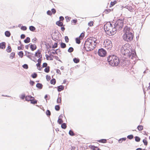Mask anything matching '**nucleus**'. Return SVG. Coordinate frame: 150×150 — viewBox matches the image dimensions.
<instances>
[{
  "instance_id": "obj_41",
  "label": "nucleus",
  "mask_w": 150,
  "mask_h": 150,
  "mask_svg": "<svg viewBox=\"0 0 150 150\" xmlns=\"http://www.w3.org/2000/svg\"><path fill=\"white\" fill-rule=\"evenodd\" d=\"M93 21L89 22L88 24V25L90 26H92L93 25Z\"/></svg>"
},
{
  "instance_id": "obj_60",
  "label": "nucleus",
  "mask_w": 150,
  "mask_h": 150,
  "mask_svg": "<svg viewBox=\"0 0 150 150\" xmlns=\"http://www.w3.org/2000/svg\"><path fill=\"white\" fill-rule=\"evenodd\" d=\"M41 61H42V59L40 58L38 60V63L40 64L41 65Z\"/></svg>"
},
{
  "instance_id": "obj_6",
  "label": "nucleus",
  "mask_w": 150,
  "mask_h": 150,
  "mask_svg": "<svg viewBox=\"0 0 150 150\" xmlns=\"http://www.w3.org/2000/svg\"><path fill=\"white\" fill-rule=\"evenodd\" d=\"M116 28V30H121L123 26L124 22L123 21L120 20H118L115 23Z\"/></svg>"
},
{
  "instance_id": "obj_35",
  "label": "nucleus",
  "mask_w": 150,
  "mask_h": 150,
  "mask_svg": "<svg viewBox=\"0 0 150 150\" xmlns=\"http://www.w3.org/2000/svg\"><path fill=\"white\" fill-rule=\"evenodd\" d=\"M126 139V138H123L120 139L119 140L118 142L119 143H121L123 141H125Z\"/></svg>"
},
{
  "instance_id": "obj_48",
  "label": "nucleus",
  "mask_w": 150,
  "mask_h": 150,
  "mask_svg": "<svg viewBox=\"0 0 150 150\" xmlns=\"http://www.w3.org/2000/svg\"><path fill=\"white\" fill-rule=\"evenodd\" d=\"M37 74L36 73H34L32 75V77L33 78H35L37 77Z\"/></svg>"
},
{
  "instance_id": "obj_25",
  "label": "nucleus",
  "mask_w": 150,
  "mask_h": 150,
  "mask_svg": "<svg viewBox=\"0 0 150 150\" xmlns=\"http://www.w3.org/2000/svg\"><path fill=\"white\" fill-rule=\"evenodd\" d=\"M42 85L41 83H38L37 84L36 87L39 89H41L42 87Z\"/></svg>"
},
{
  "instance_id": "obj_46",
  "label": "nucleus",
  "mask_w": 150,
  "mask_h": 150,
  "mask_svg": "<svg viewBox=\"0 0 150 150\" xmlns=\"http://www.w3.org/2000/svg\"><path fill=\"white\" fill-rule=\"evenodd\" d=\"M140 139L139 137H135V140L137 142H139L140 141Z\"/></svg>"
},
{
  "instance_id": "obj_31",
  "label": "nucleus",
  "mask_w": 150,
  "mask_h": 150,
  "mask_svg": "<svg viewBox=\"0 0 150 150\" xmlns=\"http://www.w3.org/2000/svg\"><path fill=\"white\" fill-rule=\"evenodd\" d=\"M30 42V38L29 37H27L26 39L24 40V42L25 43H28Z\"/></svg>"
},
{
  "instance_id": "obj_33",
  "label": "nucleus",
  "mask_w": 150,
  "mask_h": 150,
  "mask_svg": "<svg viewBox=\"0 0 150 150\" xmlns=\"http://www.w3.org/2000/svg\"><path fill=\"white\" fill-rule=\"evenodd\" d=\"M29 29L31 31H33L35 30V28L33 26L29 27Z\"/></svg>"
},
{
  "instance_id": "obj_9",
  "label": "nucleus",
  "mask_w": 150,
  "mask_h": 150,
  "mask_svg": "<svg viewBox=\"0 0 150 150\" xmlns=\"http://www.w3.org/2000/svg\"><path fill=\"white\" fill-rule=\"evenodd\" d=\"M90 44L87 40L85 42L84 47L87 51H91L94 49L93 46H92V45Z\"/></svg>"
},
{
  "instance_id": "obj_43",
  "label": "nucleus",
  "mask_w": 150,
  "mask_h": 150,
  "mask_svg": "<svg viewBox=\"0 0 150 150\" xmlns=\"http://www.w3.org/2000/svg\"><path fill=\"white\" fill-rule=\"evenodd\" d=\"M74 50L73 48L72 47H70L68 50V51L69 52H72Z\"/></svg>"
},
{
  "instance_id": "obj_15",
  "label": "nucleus",
  "mask_w": 150,
  "mask_h": 150,
  "mask_svg": "<svg viewBox=\"0 0 150 150\" xmlns=\"http://www.w3.org/2000/svg\"><path fill=\"white\" fill-rule=\"evenodd\" d=\"M35 56L38 57L40 58L42 57V54L39 50H38L37 52H36Z\"/></svg>"
},
{
  "instance_id": "obj_49",
  "label": "nucleus",
  "mask_w": 150,
  "mask_h": 150,
  "mask_svg": "<svg viewBox=\"0 0 150 150\" xmlns=\"http://www.w3.org/2000/svg\"><path fill=\"white\" fill-rule=\"evenodd\" d=\"M23 67L26 69H27L28 68V66L27 64H24L23 66Z\"/></svg>"
},
{
  "instance_id": "obj_11",
  "label": "nucleus",
  "mask_w": 150,
  "mask_h": 150,
  "mask_svg": "<svg viewBox=\"0 0 150 150\" xmlns=\"http://www.w3.org/2000/svg\"><path fill=\"white\" fill-rule=\"evenodd\" d=\"M84 36V34L83 33H82L78 38H76V43L78 44H79L81 43L80 40L83 39Z\"/></svg>"
},
{
  "instance_id": "obj_50",
  "label": "nucleus",
  "mask_w": 150,
  "mask_h": 150,
  "mask_svg": "<svg viewBox=\"0 0 150 150\" xmlns=\"http://www.w3.org/2000/svg\"><path fill=\"white\" fill-rule=\"evenodd\" d=\"M15 55V53L14 52H12L10 54V57H12V58H13Z\"/></svg>"
},
{
  "instance_id": "obj_13",
  "label": "nucleus",
  "mask_w": 150,
  "mask_h": 150,
  "mask_svg": "<svg viewBox=\"0 0 150 150\" xmlns=\"http://www.w3.org/2000/svg\"><path fill=\"white\" fill-rule=\"evenodd\" d=\"M29 45H30V47L31 50L33 51L36 49L37 47L35 45H33L32 44L30 43Z\"/></svg>"
},
{
  "instance_id": "obj_53",
  "label": "nucleus",
  "mask_w": 150,
  "mask_h": 150,
  "mask_svg": "<svg viewBox=\"0 0 150 150\" xmlns=\"http://www.w3.org/2000/svg\"><path fill=\"white\" fill-rule=\"evenodd\" d=\"M133 135H128L127 137V138L128 139H132L133 138Z\"/></svg>"
},
{
  "instance_id": "obj_59",
  "label": "nucleus",
  "mask_w": 150,
  "mask_h": 150,
  "mask_svg": "<svg viewBox=\"0 0 150 150\" xmlns=\"http://www.w3.org/2000/svg\"><path fill=\"white\" fill-rule=\"evenodd\" d=\"M47 64L46 63H44L43 64H42V67H47Z\"/></svg>"
},
{
  "instance_id": "obj_18",
  "label": "nucleus",
  "mask_w": 150,
  "mask_h": 150,
  "mask_svg": "<svg viewBox=\"0 0 150 150\" xmlns=\"http://www.w3.org/2000/svg\"><path fill=\"white\" fill-rule=\"evenodd\" d=\"M5 48V43L2 42L0 44V48L1 49H4Z\"/></svg>"
},
{
  "instance_id": "obj_3",
  "label": "nucleus",
  "mask_w": 150,
  "mask_h": 150,
  "mask_svg": "<svg viewBox=\"0 0 150 150\" xmlns=\"http://www.w3.org/2000/svg\"><path fill=\"white\" fill-rule=\"evenodd\" d=\"M107 61L109 64L112 66L118 65L119 62L118 57L115 55L108 56L107 57Z\"/></svg>"
},
{
  "instance_id": "obj_47",
  "label": "nucleus",
  "mask_w": 150,
  "mask_h": 150,
  "mask_svg": "<svg viewBox=\"0 0 150 150\" xmlns=\"http://www.w3.org/2000/svg\"><path fill=\"white\" fill-rule=\"evenodd\" d=\"M58 122L60 124L63 122V121L62 119L59 118L58 120Z\"/></svg>"
},
{
  "instance_id": "obj_62",
  "label": "nucleus",
  "mask_w": 150,
  "mask_h": 150,
  "mask_svg": "<svg viewBox=\"0 0 150 150\" xmlns=\"http://www.w3.org/2000/svg\"><path fill=\"white\" fill-rule=\"evenodd\" d=\"M59 19L60 20L59 21H63L64 20V18L63 16H60L59 17Z\"/></svg>"
},
{
  "instance_id": "obj_34",
  "label": "nucleus",
  "mask_w": 150,
  "mask_h": 150,
  "mask_svg": "<svg viewBox=\"0 0 150 150\" xmlns=\"http://www.w3.org/2000/svg\"><path fill=\"white\" fill-rule=\"evenodd\" d=\"M8 52H10L11 51V49L10 46H8L6 50Z\"/></svg>"
},
{
  "instance_id": "obj_30",
  "label": "nucleus",
  "mask_w": 150,
  "mask_h": 150,
  "mask_svg": "<svg viewBox=\"0 0 150 150\" xmlns=\"http://www.w3.org/2000/svg\"><path fill=\"white\" fill-rule=\"evenodd\" d=\"M137 129L139 131H141L143 130V126L140 125L137 127Z\"/></svg>"
},
{
  "instance_id": "obj_7",
  "label": "nucleus",
  "mask_w": 150,
  "mask_h": 150,
  "mask_svg": "<svg viewBox=\"0 0 150 150\" xmlns=\"http://www.w3.org/2000/svg\"><path fill=\"white\" fill-rule=\"evenodd\" d=\"M87 41L94 48L95 46L96 45V39L93 37H90L88 39Z\"/></svg>"
},
{
  "instance_id": "obj_22",
  "label": "nucleus",
  "mask_w": 150,
  "mask_h": 150,
  "mask_svg": "<svg viewBox=\"0 0 150 150\" xmlns=\"http://www.w3.org/2000/svg\"><path fill=\"white\" fill-rule=\"evenodd\" d=\"M98 142H100V143H106L107 140L106 139H101L100 140H98Z\"/></svg>"
},
{
  "instance_id": "obj_55",
  "label": "nucleus",
  "mask_w": 150,
  "mask_h": 150,
  "mask_svg": "<svg viewBox=\"0 0 150 150\" xmlns=\"http://www.w3.org/2000/svg\"><path fill=\"white\" fill-rule=\"evenodd\" d=\"M65 41L66 42H68L69 41V39L67 36H65Z\"/></svg>"
},
{
  "instance_id": "obj_45",
  "label": "nucleus",
  "mask_w": 150,
  "mask_h": 150,
  "mask_svg": "<svg viewBox=\"0 0 150 150\" xmlns=\"http://www.w3.org/2000/svg\"><path fill=\"white\" fill-rule=\"evenodd\" d=\"M46 79H47V80L49 81L50 79H51V77L50 76H48V75H47L46 76Z\"/></svg>"
},
{
  "instance_id": "obj_28",
  "label": "nucleus",
  "mask_w": 150,
  "mask_h": 150,
  "mask_svg": "<svg viewBox=\"0 0 150 150\" xmlns=\"http://www.w3.org/2000/svg\"><path fill=\"white\" fill-rule=\"evenodd\" d=\"M73 61L75 63H77L79 62L80 60L78 58H75L73 59Z\"/></svg>"
},
{
  "instance_id": "obj_4",
  "label": "nucleus",
  "mask_w": 150,
  "mask_h": 150,
  "mask_svg": "<svg viewBox=\"0 0 150 150\" xmlns=\"http://www.w3.org/2000/svg\"><path fill=\"white\" fill-rule=\"evenodd\" d=\"M129 45L126 44L124 45L121 48V53L125 55L128 56L129 57L131 56L132 53L130 52Z\"/></svg>"
},
{
  "instance_id": "obj_19",
  "label": "nucleus",
  "mask_w": 150,
  "mask_h": 150,
  "mask_svg": "<svg viewBox=\"0 0 150 150\" xmlns=\"http://www.w3.org/2000/svg\"><path fill=\"white\" fill-rule=\"evenodd\" d=\"M64 89V87L62 85H60L58 87V91L59 92L63 90Z\"/></svg>"
},
{
  "instance_id": "obj_17",
  "label": "nucleus",
  "mask_w": 150,
  "mask_h": 150,
  "mask_svg": "<svg viewBox=\"0 0 150 150\" xmlns=\"http://www.w3.org/2000/svg\"><path fill=\"white\" fill-rule=\"evenodd\" d=\"M90 148L93 150H99V148L98 147L93 145L91 146Z\"/></svg>"
},
{
  "instance_id": "obj_40",
  "label": "nucleus",
  "mask_w": 150,
  "mask_h": 150,
  "mask_svg": "<svg viewBox=\"0 0 150 150\" xmlns=\"http://www.w3.org/2000/svg\"><path fill=\"white\" fill-rule=\"evenodd\" d=\"M69 134L71 136H74L75 135L74 133L71 130H70L69 131Z\"/></svg>"
},
{
  "instance_id": "obj_24",
  "label": "nucleus",
  "mask_w": 150,
  "mask_h": 150,
  "mask_svg": "<svg viewBox=\"0 0 150 150\" xmlns=\"http://www.w3.org/2000/svg\"><path fill=\"white\" fill-rule=\"evenodd\" d=\"M30 101L31 103L33 104H36L37 102V100H35L34 98L33 99H31Z\"/></svg>"
},
{
  "instance_id": "obj_57",
  "label": "nucleus",
  "mask_w": 150,
  "mask_h": 150,
  "mask_svg": "<svg viewBox=\"0 0 150 150\" xmlns=\"http://www.w3.org/2000/svg\"><path fill=\"white\" fill-rule=\"evenodd\" d=\"M129 10L131 12H132L134 11V8H133L132 7H129Z\"/></svg>"
},
{
  "instance_id": "obj_39",
  "label": "nucleus",
  "mask_w": 150,
  "mask_h": 150,
  "mask_svg": "<svg viewBox=\"0 0 150 150\" xmlns=\"http://www.w3.org/2000/svg\"><path fill=\"white\" fill-rule=\"evenodd\" d=\"M55 109L57 111H58L59 110L60 107L59 105H56L55 107Z\"/></svg>"
},
{
  "instance_id": "obj_38",
  "label": "nucleus",
  "mask_w": 150,
  "mask_h": 150,
  "mask_svg": "<svg viewBox=\"0 0 150 150\" xmlns=\"http://www.w3.org/2000/svg\"><path fill=\"white\" fill-rule=\"evenodd\" d=\"M36 65L38 69L39 70H41V67H40V64L38 63H37L36 64Z\"/></svg>"
},
{
  "instance_id": "obj_1",
  "label": "nucleus",
  "mask_w": 150,
  "mask_h": 150,
  "mask_svg": "<svg viewBox=\"0 0 150 150\" xmlns=\"http://www.w3.org/2000/svg\"><path fill=\"white\" fill-rule=\"evenodd\" d=\"M104 29L106 33L109 36L114 35L117 31L115 25L110 22H107L105 24Z\"/></svg>"
},
{
  "instance_id": "obj_54",
  "label": "nucleus",
  "mask_w": 150,
  "mask_h": 150,
  "mask_svg": "<svg viewBox=\"0 0 150 150\" xmlns=\"http://www.w3.org/2000/svg\"><path fill=\"white\" fill-rule=\"evenodd\" d=\"M111 11V9H108L105 10V12L106 13H108L110 12Z\"/></svg>"
},
{
  "instance_id": "obj_56",
  "label": "nucleus",
  "mask_w": 150,
  "mask_h": 150,
  "mask_svg": "<svg viewBox=\"0 0 150 150\" xmlns=\"http://www.w3.org/2000/svg\"><path fill=\"white\" fill-rule=\"evenodd\" d=\"M47 14L48 15H49L50 16H51L52 15V13L51 12L50 10H48V11H47Z\"/></svg>"
},
{
  "instance_id": "obj_58",
  "label": "nucleus",
  "mask_w": 150,
  "mask_h": 150,
  "mask_svg": "<svg viewBox=\"0 0 150 150\" xmlns=\"http://www.w3.org/2000/svg\"><path fill=\"white\" fill-rule=\"evenodd\" d=\"M52 13L53 14H54L55 13L56 11V10L54 8H52L51 10Z\"/></svg>"
},
{
  "instance_id": "obj_63",
  "label": "nucleus",
  "mask_w": 150,
  "mask_h": 150,
  "mask_svg": "<svg viewBox=\"0 0 150 150\" xmlns=\"http://www.w3.org/2000/svg\"><path fill=\"white\" fill-rule=\"evenodd\" d=\"M25 37V36L24 34H22L21 35V38L22 39H24Z\"/></svg>"
},
{
  "instance_id": "obj_12",
  "label": "nucleus",
  "mask_w": 150,
  "mask_h": 150,
  "mask_svg": "<svg viewBox=\"0 0 150 150\" xmlns=\"http://www.w3.org/2000/svg\"><path fill=\"white\" fill-rule=\"evenodd\" d=\"M45 57L48 60H52L54 58L53 56L51 54H50L49 55L46 54Z\"/></svg>"
},
{
  "instance_id": "obj_5",
  "label": "nucleus",
  "mask_w": 150,
  "mask_h": 150,
  "mask_svg": "<svg viewBox=\"0 0 150 150\" xmlns=\"http://www.w3.org/2000/svg\"><path fill=\"white\" fill-rule=\"evenodd\" d=\"M103 45L105 48L110 50L112 46V41L108 39H106L104 41Z\"/></svg>"
},
{
  "instance_id": "obj_36",
  "label": "nucleus",
  "mask_w": 150,
  "mask_h": 150,
  "mask_svg": "<svg viewBox=\"0 0 150 150\" xmlns=\"http://www.w3.org/2000/svg\"><path fill=\"white\" fill-rule=\"evenodd\" d=\"M61 127L63 129H65L67 127L66 124L65 123H62L61 125Z\"/></svg>"
},
{
  "instance_id": "obj_29",
  "label": "nucleus",
  "mask_w": 150,
  "mask_h": 150,
  "mask_svg": "<svg viewBox=\"0 0 150 150\" xmlns=\"http://www.w3.org/2000/svg\"><path fill=\"white\" fill-rule=\"evenodd\" d=\"M18 55L21 57L22 58L23 56V51H20L18 53Z\"/></svg>"
},
{
  "instance_id": "obj_23",
  "label": "nucleus",
  "mask_w": 150,
  "mask_h": 150,
  "mask_svg": "<svg viewBox=\"0 0 150 150\" xmlns=\"http://www.w3.org/2000/svg\"><path fill=\"white\" fill-rule=\"evenodd\" d=\"M50 71V67L49 66H47L44 69V71L45 72L48 73Z\"/></svg>"
},
{
  "instance_id": "obj_27",
  "label": "nucleus",
  "mask_w": 150,
  "mask_h": 150,
  "mask_svg": "<svg viewBox=\"0 0 150 150\" xmlns=\"http://www.w3.org/2000/svg\"><path fill=\"white\" fill-rule=\"evenodd\" d=\"M50 83L54 85L56 83V81L55 79H53L50 80Z\"/></svg>"
},
{
  "instance_id": "obj_51",
  "label": "nucleus",
  "mask_w": 150,
  "mask_h": 150,
  "mask_svg": "<svg viewBox=\"0 0 150 150\" xmlns=\"http://www.w3.org/2000/svg\"><path fill=\"white\" fill-rule=\"evenodd\" d=\"M27 27L25 26H22L21 28V29L23 30H25L27 29Z\"/></svg>"
},
{
  "instance_id": "obj_26",
  "label": "nucleus",
  "mask_w": 150,
  "mask_h": 150,
  "mask_svg": "<svg viewBox=\"0 0 150 150\" xmlns=\"http://www.w3.org/2000/svg\"><path fill=\"white\" fill-rule=\"evenodd\" d=\"M117 2L115 0L113 2H111L110 3V7L113 6L114 5L117 3Z\"/></svg>"
},
{
  "instance_id": "obj_32",
  "label": "nucleus",
  "mask_w": 150,
  "mask_h": 150,
  "mask_svg": "<svg viewBox=\"0 0 150 150\" xmlns=\"http://www.w3.org/2000/svg\"><path fill=\"white\" fill-rule=\"evenodd\" d=\"M5 35L6 36L9 37L10 36L11 33L9 31H6L5 32Z\"/></svg>"
},
{
  "instance_id": "obj_44",
  "label": "nucleus",
  "mask_w": 150,
  "mask_h": 150,
  "mask_svg": "<svg viewBox=\"0 0 150 150\" xmlns=\"http://www.w3.org/2000/svg\"><path fill=\"white\" fill-rule=\"evenodd\" d=\"M46 113L47 115V116H50V115L51 113L49 110H47L46 111Z\"/></svg>"
},
{
  "instance_id": "obj_2",
  "label": "nucleus",
  "mask_w": 150,
  "mask_h": 150,
  "mask_svg": "<svg viewBox=\"0 0 150 150\" xmlns=\"http://www.w3.org/2000/svg\"><path fill=\"white\" fill-rule=\"evenodd\" d=\"M124 34L122 36L124 40L127 42L131 41L133 39L134 34L131 32L130 29L127 26L125 27L124 29Z\"/></svg>"
},
{
  "instance_id": "obj_10",
  "label": "nucleus",
  "mask_w": 150,
  "mask_h": 150,
  "mask_svg": "<svg viewBox=\"0 0 150 150\" xmlns=\"http://www.w3.org/2000/svg\"><path fill=\"white\" fill-rule=\"evenodd\" d=\"M107 54L106 51L103 48H101L98 50V54L100 57H105Z\"/></svg>"
},
{
  "instance_id": "obj_64",
  "label": "nucleus",
  "mask_w": 150,
  "mask_h": 150,
  "mask_svg": "<svg viewBox=\"0 0 150 150\" xmlns=\"http://www.w3.org/2000/svg\"><path fill=\"white\" fill-rule=\"evenodd\" d=\"M30 83L31 85L33 86L35 82L33 81H30Z\"/></svg>"
},
{
  "instance_id": "obj_21",
  "label": "nucleus",
  "mask_w": 150,
  "mask_h": 150,
  "mask_svg": "<svg viewBox=\"0 0 150 150\" xmlns=\"http://www.w3.org/2000/svg\"><path fill=\"white\" fill-rule=\"evenodd\" d=\"M56 24L59 26H62L63 25V23L60 21H57L56 22Z\"/></svg>"
},
{
  "instance_id": "obj_52",
  "label": "nucleus",
  "mask_w": 150,
  "mask_h": 150,
  "mask_svg": "<svg viewBox=\"0 0 150 150\" xmlns=\"http://www.w3.org/2000/svg\"><path fill=\"white\" fill-rule=\"evenodd\" d=\"M57 47V43L56 42L55 43L53 46L52 48H54Z\"/></svg>"
},
{
  "instance_id": "obj_8",
  "label": "nucleus",
  "mask_w": 150,
  "mask_h": 150,
  "mask_svg": "<svg viewBox=\"0 0 150 150\" xmlns=\"http://www.w3.org/2000/svg\"><path fill=\"white\" fill-rule=\"evenodd\" d=\"M87 41L94 48L95 46L96 45V39L93 37H90L88 39Z\"/></svg>"
},
{
  "instance_id": "obj_20",
  "label": "nucleus",
  "mask_w": 150,
  "mask_h": 150,
  "mask_svg": "<svg viewBox=\"0 0 150 150\" xmlns=\"http://www.w3.org/2000/svg\"><path fill=\"white\" fill-rule=\"evenodd\" d=\"M61 102L62 98L61 97H58L57 100V103L59 104H61Z\"/></svg>"
},
{
  "instance_id": "obj_61",
  "label": "nucleus",
  "mask_w": 150,
  "mask_h": 150,
  "mask_svg": "<svg viewBox=\"0 0 150 150\" xmlns=\"http://www.w3.org/2000/svg\"><path fill=\"white\" fill-rule=\"evenodd\" d=\"M77 22V20H73L71 22L72 23H74V25L76 24V22Z\"/></svg>"
},
{
  "instance_id": "obj_42",
  "label": "nucleus",
  "mask_w": 150,
  "mask_h": 150,
  "mask_svg": "<svg viewBox=\"0 0 150 150\" xmlns=\"http://www.w3.org/2000/svg\"><path fill=\"white\" fill-rule=\"evenodd\" d=\"M143 142L144 143V144L145 146L147 145L148 144V142L146 139H143Z\"/></svg>"
},
{
  "instance_id": "obj_16",
  "label": "nucleus",
  "mask_w": 150,
  "mask_h": 150,
  "mask_svg": "<svg viewBox=\"0 0 150 150\" xmlns=\"http://www.w3.org/2000/svg\"><path fill=\"white\" fill-rule=\"evenodd\" d=\"M25 98L26 100L29 101H30L31 99H33L34 97L31 96H28L25 97Z\"/></svg>"
},
{
  "instance_id": "obj_37",
  "label": "nucleus",
  "mask_w": 150,
  "mask_h": 150,
  "mask_svg": "<svg viewBox=\"0 0 150 150\" xmlns=\"http://www.w3.org/2000/svg\"><path fill=\"white\" fill-rule=\"evenodd\" d=\"M61 47L62 48H64L66 47V45L64 43L62 42L61 44Z\"/></svg>"
},
{
  "instance_id": "obj_14",
  "label": "nucleus",
  "mask_w": 150,
  "mask_h": 150,
  "mask_svg": "<svg viewBox=\"0 0 150 150\" xmlns=\"http://www.w3.org/2000/svg\"><path fill=\"white\" fill-rule=\"evenodd\" d=\"M33 54H32L26 51L25 52V55L30 59H31Z\"/></svg>"
}]
</instances>
